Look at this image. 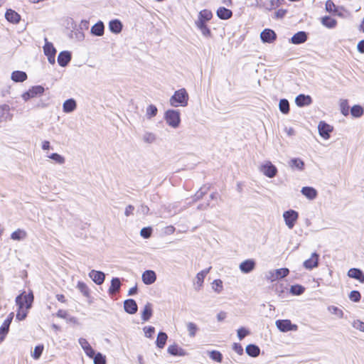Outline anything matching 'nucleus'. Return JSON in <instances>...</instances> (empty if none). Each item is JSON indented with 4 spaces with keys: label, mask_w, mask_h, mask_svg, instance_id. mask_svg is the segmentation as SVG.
Here are the masks:
<instances>
[{
    "label": "nucleus",
    "mask_w": 364,
    "mask_h": 364,
    "mask_svg": "<svg viewBox=\"0 0 364 364\" xmlns=\"http://www.w3.org/2000/svg\"><path fill=\"white\" fill-rule=\"evenodd\" d=\"M34 296L32 291H30L28 294H26L23 291L21 294L16 297V304L18 307V310L16 314V319L18 321H23L27 316V312L23 311V308L25 306L26 309H29L32 306L33 302Z\"/></svg>",
    "instance_id": "f257e3e1"
},
{
    "label": "nucleus",
    "mask_w": 364,
    "mask_h": 364,
    "mask_svg": "<svg viewBox=\"0 0 364 364\" xmlns=\"http://www.w3.org/2000/svg\"><path fill=\"white\" fill-rule=\"evenodd\" d=\"M188 101V95L186 89L181 88L176 91L173 95L170 98V105L173 107L187 105Z\"/></svg>",
    "instance_id": "f03ea898"
},
{
    "label": "nucleus",
    "mask_w": 364,
    "mask_h": 364,
    "mask_svg": "<svg viewBox=\"0 0 364 364\" xmlns=\"http://www.w3.org/2000/svg\"><path fill=\"white\" fill-rule=\"evenodd\" d=\"M165 119L167 124L172 127H178L181 122L180 112L176 110L169 109L165 114Z\"/></svg>",
    "instance_id": "7ed1b4c3"
},
{
    "label": "nucleus",
    "mask_w": 364,
    "mask_h": 364,
    "mask_svg": "<svg viewBox=\"0 0 364 364\" xmlns=\"http://www.w3.org/2000/svg\"><path fill=\"white\" fill-rule=\"evenodd\" d=\"M275 323L277 328L282 332L295 331L298 329L297 325L292 323L289 319L277 320Z\"/></svg>",
    "instance_id": "20e7f679"
},
{
    "label": "nucleus",
    "mask_w": 364,
    "mask_h": 364,
    "mask_svg": "<svg viewBox=\"0 0 364 364\" xmlns=\"http://www.w3.org/2000/svg\"><path fill=\"white\" fill-rule=\"evenodd\" d=\"M44 54L48 57V60L50 64H54L55 62L56 50L52 43L48 42L47 38H45V45L43 46Z\"/></svg>",
    "instance_id": "39448f33"
},
{
    "label": "nucleus",
    "mask_w": 364,
    "mask_h": 364,
    "mask_svg": "<svg viewBox=\"0 0 364 364\" xmlns=\"http://www.w3.org/2000/svg\"><path fill=\"white\" fill-rule=\"evenodd\" d=\"M285 223L289 229H292L298 220L299 214L294 210H289L283 214Z\"/></svg>",
    "instance_id": "423d86ee"
},
{
    "label": "nucleus",
    "mask_w": 364,
    "mask_h": 364,
    "mask_svg": "<svg viewBox=\"0 0 364 364\" xmlns=\"http://www.w3.org/2000/svg\"><path fill=\"white\" fill-rule=\"evenodd\" d=\"M14 316L13 312L10 313L0 327V343L5 339L9 331V327L14 318Z\"/></svg>",
    "instance_id": "0eeeda50"
},
{
    "label": "nucleus",
    "mask_w": 364,
    "mask_h": 364,
    "mask_svg": "<svg viewBox=\"0 0 364 364\" xmlns=\"http://www.w3.org/2000/svg\"><path fill=\"white\" fill-rule=\"evenodd\" d=\"M277 38L276 33L270 28H265L260 33V38L263 43H272Z\"/></svg>",
    "instance_id": "6e6552de"
},
{
    "label": "nucleus",
    "mask_w": 364,
    "mask_h": 364,
    "mask_svg": "<svg viewBox=\"0 0 364 364\" xmlns=\"http://www.w3.org/2000/svg\"><path fill=\"white\" fill-rule=\"evenodd\" d=\"M44 92V87L41 85L33 86L26 92L23 95V98L26 100L30 98H34L42 95Z\"/></svg>",
    "instance_id": "1a4fd4ad"
},
{
    "label": "nucleus",
    "mask_w": 364,
    "mask_h": 364,
    "mask_svg": "<svg viewBox=\"0 0 364 364\" xmlns=\"http://www.w3.org/2000/svg\"><path fill=\"white\" fill-rule=\"evenodd\" d=\"M261 171L267 177L273 178L277 173V169L270 161L266 162L261 166Z\"/></svg>",
    "instance_id": "9d476101"
},
{
    "label": "nucleus",
    "mask_w": 364,
    "mask_h": 364,
    "mask_svg": "<svg viewBox=\"0 0 364 364\" xmlns=\"http://www.w3.org/2000/svg\"><path fill=\"white\" fill-rule=\"evenodd\" d=\"M318 129L319 134L325 139H328L330 137V133L333 131V127L325 122H320Z\"/></svg>",
    "instance_id": "9b49d317"
},
{
    "label": "nucleus",
    "mask_w": 364,
    "mask_h": 364,
    "mask_svg": "<svg viewBox=\"0 0 364 364\" xmlns=\"http://www.w3.org/2000/svg\"><path fill=\"white\" fill-rule=\"evenodd\" d=\"M283 0H259L258 4L260 6L267 10H272L279 7Z\"/></svg>",
    "instance_id": "f8f14e48"
},
{
    "label": "nucleus",
    "mask_w": 364,
    "mask_h": 364,
    "mask_svg": "<svg viewBox=\"0 0 364 364\" xmlns=\"http://www.w3.org/2000/svg\"><path fill=\"white\" fill-rule=\"evenodd\" d=\"M124 309L127 314H134L137 312V304L132 299H126L124 301Z\"/></svg>",
    "instance_id": "ddd939ff"
},
{
    "label": "nucleus",
    "mask_w": 364,
    "mask_h": 364,
    "mask_svg": "<svg viewBox=\"0 0 364 364\" xmlns=\"http://www.w3.org/2000/svg\"><path fill=\"white\" fill-rule=\"evenodd\" d=\"M167 352L173 356H185L187 355L186 351L176 343L170 345L168 347Z\"/></svg>",
    "instance_id": "4468645a"
},
{
    "label": "nucleus",
    "mask_w": 364,
    "mask_h": 364,
    "mask_svg": "<svg viewBox=\"0 0 364 364\" xmlns=\"http://www.w3.org/2000/svg\"><path fill=\"white\" fill-rule=\"evenodd\" d=\"M12 114L10 113V107L8 105L0 106V122L11 120Z\"/></svg>",
    "instance_id": "2eb2a0df"
},
{
    "label": "nucleus",
    "mask_w": 364,
    "mask_h": 364,
    "mask_svg": "<svg viewBox=\"0 0 364 364\" xmlns=\"http://www.w3.org/2000/svg\"><path fill=\"white\" fill-rule=\"evenodd\" d=\"M121 281L118 277H114L111 280V285L109 288L108 292L110 295L116 294L118 293L121 288Z\"/></svg>",
    "instance_id": "dca6fc26"
},
{
    "label": "nucleus",
    "mask_w": 364,
    "mask_h": 364,
    "mask_svg": "<svg viewBox=\"0 0 364 364\" xmlns=\"http://www.w3.org/2000/svg\"><path fill=\"white\" fill-rule=\"evenodd\" d=\"M71 60V54L68 51H62L58 56V63L62 66H66Z\"/></svg>",
    "instance_id": "f3484780"
},
{
    "label": "nucleus",
    "mask_w": 364,
    "mask_h": 364,
    "mask_svg": "<svg viewBox=\"0 0 364 364\" xmlns=\"http://www.w3.org/2000/svg\"><path fill=\"white\" fill-rule=\"evenodd\" d=\"M318 262V255L316 253H313L310 258L305 260L304 262V266L307 269H311L314 267H317Z\"/></svg>",
    "instance_id": "a211bd4d"
},
{
    "label": "nucleus",
    "mask_w": 364,
    "mask_h": 364,
    "mask_svg": "<svg viewBox=\"0 0 364 364\" xmlns=\"http://www.w3.org/2000/svg\"><path fill=\"white\" fill-rule=\"evenodd\" d=\"M5 18L12 23H18L21 20V16L14 10L8 9L5 14Z\"/></svg>",
    "instance_id": "6ab92c4d"
},
{
    "label": "nucleus",
    "mask_w": 364,
    "mask_h": 364,
    "mask_svg": "<svg viewBox=\"0 0 364 364\" xmlns=\"http://www.w3.org/2000/svg\"><path fill=\"white\" fill-rule=\"evenodd\" d=\"M295 102L299 107L307 106L311 104L312 99L309 95L301 94L296 97Z\"/></svg>",
    "instance_id": "aec40b11"
},
{
    "label": "nucleus",
    "mask_w": 364,
    "mask_h": 364,
    "mask_svg": "<svg viewBox=\"0 0 364 364\" xmlns=\"http://www.w3.org/2000/svg\"><path fill=\"white\" fill-rule=\"evenodd\" d=\"M307 40L306 33L304 31H299L296 33L291 38V42L293 44L303 43Z\"/></svg>",
    "instance_id": "412c9836"
},
{
    "label": "nucleus",
    "mask_w": 364,
    "mask_h": 364,
    "mask_svg": "<svg viewBox=\"0 0 364 364\" xmlns=\"http://www.w3.org/2000/svg\"><path fill=\"white\" fill-rule=\"evenodd\" d=\"M216 14L218 17L223 20H228L232 16V11L225 7H219Z\"/></svg>",
    "instance_id": "4be33fe9"
},
{
    "label": "nucleus",
    "mask_w": 364,
    "mask_h": 364,
    "mask_svg": "<svg viewBox=\"0 0 364 364\" xmlns=\"http://www.w3.org/2000/svg\"><path fill=\"white\" fill-rule=\"evenodd\" d=\"M11 78L16 82H23L27 79V74L23 71L16 70L11 73Z\"/></svg>",
    "instance_id": "5701e85b"
},
{
    "label": "nucleus",
    "mask_w": 364,
    "mask_h": 364,
    "mask_svg": "<svg viewBox=\"0 0 364 364\" xmlns=\"http://www.w3.org/2000/svg\"><path fill=\"white\" fill-rule=\"evenodd\" d=\"M301 193L305 196L308 199L313 200L317 196V191L315 188L312 187H303L301 191Z\"/></svg>",
    "instance_id": "b1692460"
},
{
    "label": "nucleus",
    "mask_w": 364,
    "mask_h": 364,
    "mask_svg": "<svg viewBox=\"0 0 364 364\" xmlns=\"http://www.w3.org/2000/svg\"><path fill=\"white\" fill-rule=\"evenodd\" d=\"M152 304L149 302L146 303L141 312V319L144 321H147L150 319L152 316Z\"/></svg>",
    "instance_id": "393cba45"
},
{
    "label": "nucleus",
    "mask_w": 364,
    "mask_h": 364,
    "mask_svg": "<svg viewBox=\"0 0 364 364\" xmlns=\"http://www.w3.org/2000/svg\"><path fill=\"white\" fill-rule=\"evenodd\" d=\"M76 102L73 99H69L64 102L63 105V112L68 113L76 109Z\"/></svg>",
    "instance_id": "a878e982"
},
{
    "label": "nucleus",
    "mask_w": 364,
    "mask_h": 364,
    "mask_svg": "<svg viewBox=\"0 0 364 364\" xmlns=\"http://www.w3.org/2000/svg\"><path fill=\"white\" fill-rule=\"evenodd\" d=\"M321 23L328 28H335L337 25V21L330 16H326L321 18Z\"/></svg>",
    "instance_id": "bb28decb"
},
{
    "label": "nucleus",
    "mask_w": 364,
    "mask_h": 364,
    "mask_svg": "<svg viewBox=\"0 0 364 364\" xmlns=\"http://www.w3.org/2000/svg\"><path fill=\"white\" fill-rule=\"evenodd\" d=\"M246 353L248 355L255 358L259 355L260 349L255 344H249L246 347Z\"/></svg>",
    "instance_id": "cd10ccee"
},
{
    "label": "nucleus",
    "mask_w": 364,
    "mask_h": 364,
    "mask_svg": "<svg viewBox=\"0 0 364 364\" xmlns=\"http://www.w3.org/2000/svg\"><path fill=\"white\" fill-rule=\"evenodd\" d=\"M255 263L252 259H247L242 262L240 265V268L242 272H249L253 270Z\"/></svg>",
    "instance_id": "c85d7f7f"
},
{
    "label": "nucleus",
    "mask_w": 364,
    "mask_h": 364,
    "mask_svg": "<svg viewBox=\"0 0 364 364\" xmlns=\"http://www.w3.org/2000/svg\"><path fill=\"white\" fill-rule=\"evenodd\" d=\"M168 339V336L165 332H159L157 336V338L156 341V345L159 348H163L166 343Z\"/></svg>",
    "instance_id": "c756f323"
},
{
    "label": "nucleus",
    "mask_w": 364,
    "mask_h": 364,
    "mask_svg": "<svg viewBox=\"0 0 364 364\" xmlns=\"http://www.w3.org/2000/svg\"><path fill=\"white\" fill-rule=\"evenodd\" d=\"M104 24L102 22L99 21L95 23L91 28V32L95 36H101L104 34Z\"/></svg>",
    "instance_id": "7c9ffc66"
},
{
    "label": "nucleus",
    "mask_w": 364,
    "mask_h": 364,
    "mask_svg": "<svg viewBox=\"0 0 364 364\" xmlns=\"http://www.w3.org/2000/svg\"><path fill=\"white\" fill-rule=\"evenodd\" d=\"M109 28L112 32L119 33L122 31V25L119 20H112L109 23Z\"/></svg>",
    "instance_id": "2f4dec72"
},
{
    "label": "nucleus",
    "mask_w": 364,
    "mask_h": 364,
    "mask_svg": "<svg viewBox=\"0 0 364 364\" xmlns=\"http://www.w3.org/2000/svg\"><path fill=\"white\" fill-rule=\"evenodd\" d=\"M212 18L213 13L211 11L208 9H203L199 12L198 19L208 22L210 21Z\"/></svg>",
    "instance_id": "473e14b6"
},
{
    "label": "nucleus",
    "mask_w": 364,
    "mask_h": 364,
    "mask_svg": "<svg viewBox=\"0 0 364 364\" xmlns=\"http://www.w3.org/2000/svg\"><path fill=\"white\" fill-rule=\"evenodd\" d=\"M77 288L83 294L84 296L89 298L90 296V289L83 282H78Z\"/></svg>",
    "instance_id": "72a5a7b5"
},
{
    "label": "nucleus",
    "mask_w": 364,
    "mask_h": 364,
    "mask_svg": "<svg viewBox=\"0 0 364 364\" xmlns=\"http://www.w3.org/2000/svg\"><path fill=\"white\" fill-rule=\"evenodd\" d=\"M305 288L299 284L292 285L289 289V292L292 295L299 296L304 292Z\"/></svg>",
    "instance_id": "f704fd0d"
},
{
    "label": "nucleus",
    "mask_w": 364,
    "mask_h": 364,
    "mask_svg": "<svg viewBox=\"0 0 364 364\" xmlns=\"http://www.w3.org/2000/svg\"><path fill=\"white\" fill-rule=\"evenodd\" d=\"M274 291L279 296L284 297V294L288 291L287 286L282 284L277 283L274 284Z\"/></svg>",
    "instance_id": "c9c22d12"
},
{
    "label": "nucleus",
    "mask_w": 364,
    "mask_h": 364,
    "mask_svg": "<svg viewBox=\"0 0 364 364\" xmlns=\"http://www.w3.org/2000/svg\"><path fill=\"white\" fill-rule=\"evenodd\" d=\"M210 358L218 363H221L223 361V355L218 350H211L208 352Z\"/></svg>",
    "instance_id": "e433bc0d"
},
{
    "label": "nucleus",
    "mask_w": 364,
    "mask_h": 364,
    "mask_svg": "<svg viewBox=\"0 0 364 364\" xmlns=\"http://www.w3.org/2000/svg\"><path fill=\"white\" fill-rule=\"evenodd\" d=\"M290 166L291 168L303 170L304 167V163L300 159H293L290 161Z\"/></svg>",
    "instance_id": "4c0bfd02"
},
{
    "label": "nucleus",
    "mask_w": 364,
    "mask_h": 364,
    "mask_svg": "<svg viewBox=\"0 0 364 364\" xmlns=\"http://www.w3.org/2000/svg\"><path fill=\"white\" fill-rule=\"evenodd\" d=\"M351 114L355 117H360L363 114V108L360 105H354L350 109Z\"/></svg>",
    "instance_id": "58836bf2"
},
{
    "label": "nucleus",
    "mask_w": 364,
    "mask_h": 364,
    "mask_svg": "<svg viewBox=\"0 0 364 364\" xmlns=\"http://www.w3.org/2000/svg\"><path fill=\"white\" fill-rule=\"evenodd\" d=\"M142 281L145 284L150 285L156 280V274H141Z\"/></svg>",
    "instance_id": "ea45409f"
},
{
    "label": "nucleus",
    "mask_w": 364,
    "mask_h": 364,
    "mask_svg": "<svg viewBox=\"0 0 364 364\" xmlns=\"http://www.w3.org/2000/svg\"><path fill=\"white\" fill-rule=\"evenodd\" d=\"M279 109L284 114H288L289 112V104L287 100L283 99L279 101Z\"/></svg>",
    "instance_id": "a19ab883"
},
{
    "label": "nucleus",
    "mask_w": 364,
    "mask_h": 364,
    "mask_svg": "<svg viewBox=\"0 0 364 364\" xmlns=\"http://www.w3.org/2000/svg\"><path fill=\"white\" fill-rule=\"evenodd\" d=\"M44 349L43 345H38L35 347L34 350L32 353V357L35 360H38L41 358Z\"/></svg>",
    "instance_id": "79ce46f5"
},
{
    "label": "nucleus",
    "mask_w": 364,
    "mask_h": 364,
    "mask_svg": "<svg viewBox=\"0 0 364 364\" xmlns=\"http://www.w3.org/2000/svg\"><path fill=\"white\" fill-rule=\"evenodd\" d=\"M205 274H197L196 280L194 281L193 285L196 290H199L202 287Z\"/></svg>",
    "instance_id": "37998d69"
},
{
    "label": "nucleus",
    "mask_w": 364,
    "mask_h": 364,
    "mask_svg": "<svg viewBox=\"0 0 364 364\" xmlns=\"http://www.w3.org/2000/svg\"><path fill=\"white\" fill-rule=\"evenodd\" d=\"M26 233L24 230L18 229V230L14 231L11 234V237L13 240H19L21 239L24 238L26 237Z\"/></svg>",
    "instance_id": "c03bdc74"
},
{
    "label": "nucleus",
    "mask_w": 364,
    "mask_h": 364,
    "mask_svg": "<svg viewBox=\"0 0 364 364\" xmlns=\"http://www.w3.org/2000/svg\"><path fill=\"white\" fill-rule=\"evenodd\" d=\"M325 6L326 11L329 13L336 14L338 12V9L335 4L331 0H327Z\"/></svg>",
    "instance_id": "a18cd8bd"
},
{
    "label": "nucleus",
    "mask_w": 364,
    "mask_h": 364,
    "mask_svg": "<svg viewBox=\"0 0 364 364\" xmlns=\"http://www.w3.org/2000/svg\"><path fill=\"white\" fill-rule=\"evenodd\" d=\"M187 330L188 331V335L191 337H194L198 331V326H196V323H194L193 322H188L187 323Z\"/></svg>",
    "instance_id": "49530a36"
},
{
    "label": "nucleus",
    "mask_w": 364,
    "mask_h": 364,
    "mask_svg": "<svg viewBox=\"0 0 364 364\" xmlns=\"http://www.w3.org/2000/svg\"><path fill=\"white\" fill-rule=\"evenodd\" d=\"M328 310L330 313L336 315L338 318H343V311L341 309L338 308L337 306H330L328 307Z\"/></svg>",
    "instance_id": "de8ad7c7"
},
{
    "label": "nucleus",
    "mask_w": 364,
    "mask_h": 364,
    "mask_svg": "<svg viewBox=\"0 0 364 364\" xmlns=\"http://www.w3.org/2000/svg\"><path fill=\"white\" fill-rule=\"evenodd\" d=\"M92 281L97 284H101L105 279V274H89Z\"/></svg>",
    "instance_id": "09e8293b"
},
{
    "label": "nucleus",
    "mask_w": 364,
    "mask_h": 364,
    "mask_svg": "<svg viewBox=\"0 0 364 364\" xmlns=\"http://www.w3.org/2000/svg\"><path fill=\"white\" fill-rule=\"evenodd\" d=\"M95 364H106V358L101 353H97L93 358Z\"/></svg>",
    "instance_id": "8fccbe9b"
},
{
    "label": "nucleus",
    "mask_w": 364,
    "mask_h": 364,
    "mask_svg": "<svg viewBox=\"0 0 364 364\" xmlns=\"http://www.w3.org/2000/svg\"><path fill=\"white\" fill-rule=\"evenodd\" d=\"M341 112L344 116H347L349 114V106L346 100H343L340 104Z\"/></svg>",
    "instance_id": "3c124183"
},
{
    "label": "nucleus",
    "mask_w": 364,
    "mask_h": 364,
    "mask_svg": "<svg viewBox=\"0 0 364 364\" xmlns=\"http://www.w3.org/2000/svg\"><path fill=\"white\" fill-rule=\"evenodd\" d=\"M361 296L358 291L353 290L350 292L349 299L353 302H358L360 300Z\"/></svg>",
    "instance_id": "603ef678"
},
{
    "label": "nucleus",
    "mask_w": 364,
    "mask_h": 364,
    "mask_svg": "<svg viewBox=\"0 0 364 364\" xmlns=\"http://www.w3.org/2000/svg\"><path fill=\"white\" fill-rule=\"evenodd\" d=\"M157 108L155 105H151L146 109V114L149 118H151L156 115Z\"/></svg>",
    "instance_id": "864d4df0"
},
{
    "label": "nucleus",
    "mask_w": 364,
    "mask_h": 364,
    "mask_svg": "<svg viewBox=\"0 0 364 364\" xmlns=\"http://www.w3.org/2000/svg\"><path fill=\"white\" fill-rule=\"evenodd\" d=\"M152 233V229L150 227L144 228L140 231V235L144 238H149Z\"/></svg>",
    "instance_id": "5fc2aeb1"
},
{
    "label": "nucleus",
    "mask_w": 364,
    "mask_h": 364,
    "mask_svg": "<svg viewBox=\"0 0 364 364\" xmlns=\"http://www.w3.org/2000/svg\"><path fill=\"white\" fill-rule=\"evenodd\" d=\"M213 289L218 293L223 289V282L220 279H215L213 282Z\"/></svg>",
    "instance_id": "6e6d98bb"
},
{
    "label": "nucleus",
    "mask_w": 364,
    "mask_h": 364,
    "mask_svg": "<svg viewBox=\"0 0 364 364\" xmlns=\"http://www.w3.org/2000/svg\"><path fill=\"white\" fill-rule=\"evenodd\" d=\"M49 158L60 164L65 162L64 157L56 153L52 154L50 156H49Z\"/></svg>",
    "instance_id": "4d7b16f0"
},
{
    "label": "nucleus",
    "mask_w": 364,
    "mask_h": 364,
    "mask_svg": "<svg viewBox=\"0 0 364 364\" xmlns=\"http://www.w3.org/2000/svg\"><path fill=\"white\" fill-rule=\"evenodd\" d=\"M352 326L354 328L364 332V322L360 320H355L353 322Z\"/></svg>",
    "instance_id": "13d9d810"
},
{
    "label": "nucleus",
    "mask_w": 364,
    "mask_h": 364,
    "mask_svg": "<svg viewBox=\"0 0 364 364\" xmlns=\"http://www.w3.org/2000/svg\"><path fill=\"white\" fill-rule=\"evenodd\" d=\"M249 331L246 328L241 327L237 330V337L241 341L249 334Z\"/></svg>",
    "instance_id": "bf43d9fd"
},
{
    "label": "nucleus",
    "mask_w": 364,
    "mask_h": 364,
    "mask_svg": "<svg viewBox=\"0 0 364 364\" xmlns=\"http://www.w3.org/2000/svg\"><path fill=\"white\" fill-rule=\"evenodd\" d=\"M145 336L147 338H151L155 332V328L153 326H146L144 328Z\"/></svg>",
    "instance_id": "052dcab7"
},
{
    "label": "nucleus",
    "mask_w": 364,
    "mask_h": 364,
    "mask_svg": "<svg viewBox=\"0 0 364 364\" xmlns=\"http://www.w3.org/2000/svg\"><path fill=\"white\" fill-rule=\"evenodd\" d=\"M78 342L84 351H85L87 349L91 347V346L85 338H79Z\"/></svg>",
    "instance_id": "680f3d73"
},
{
    "label": "nucleus",
    "mask_w": 364,
    "mask_h": 364,
    "mask_svg": "<svg viewBox=\"0 0 364 364\" xmlns=\"http://www.w3.org/2000/svg\"><path fill=\"white\" fill-rule=\"evenodd\" d=\"M232 349L235 352H236L238 355H242L243 354V348L241 346V344L237 343H234L232 346Z\"/></svg>",
    "instance_id": "e2e57ef3"
},
{
    "label": "nucleus",
    "mask_w": 364,
    "mask_h": 364,
    "mask_svg": "<svg viewBox=\"0 0 364 364\" xmlns=\"http://www.w3.org/2000/svg\"><path fill=\"white\" fill-rule=\"evenodd\" d=\"M196 25L197 28L200 30V31L207 27L206 21H204L203 20H199V19H198L196 21Z\"/></svg>",
    "instance_id": "0e129e2a"
},
{
    "label": "nucleus",
    "mask_w": 364,
    "mask_h": 364,
    "mask_svg": "<svg viewBox=\"0 0 364 364\" xmlns=\"http://www.w3.org/2000/svg\"><path fill=\"white\" fill-rule=\"evenodd\" d=\"M196 25L197 28L200 30V31L207 27L206 21H204L203 20H199V19H198L196 21Z\"/></svg>",
    "instance_id": "69168bd1"
},
{
    "label": "nucleus",
    "mask_w": 364,
    "mask_h": 364,
    "mask_svg": "<svg viewBox=\"0 0 364 364\" xmlns=\"http://www.w3.org/2000/svg\"><path fill=\"white\" fill-rule=\"evenodd\" d=\"M350 278L355 279L360 283H364V274H348Z\"/></svg>",
    "instance_id": "338daca9"
},
{
    "label": "nucleus",
    "mask_w": 364,
    "mask_h": 364,
    "mask_svg": "<svg viewBox=\"0 0 364 364\" xmlns=\"http://www.w3.org/2000/svg\"><path fill=\"white\" fill-rule=\"evenodd\" d=\"M56 316L59 318L67 319L68 314L66 311L60 309L58 311Z\"/></svg>",
    "instance_id": "774afa93"
}]
</instances>
